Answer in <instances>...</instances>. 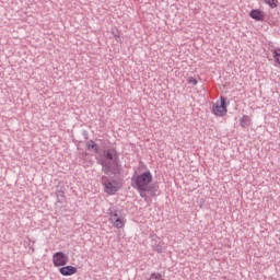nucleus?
Segmentation results:
<instances>
[{"label":"nucleus","instance_id":"nucleus-11","mask_svg":"<svg viewBox=\"0 0 280 280\" xmlns=\"http://www.w3.org/2000/svg\"><path fill=\"white\" fill-rule=\"evenodd\" d=\"M250 126V117L248 115H244L241 119V127L248 128Z\"/></svg>","mask_w":280,"mask_h":280},{"label":"nucleus","instance_id":"nucleus-13","mask_svg":"<svg viewBox=\"0 0 280 280\" xmlns=\"http://www.w3.org/2000/svg\"><path fill=\"white\" fill-rule=\"evenodd\" d=\"M264 3H266V5H269L271 10H275V8H277V5L279 4V0H264Z\"/></svg>","mask_w":280,"mask_h":280},{"label":"nucleus","instance_id":"nucleus-16","mask_svg":"<svg viewBox=\"0 0 280 280\" xmlns=\"http://www.w3.org/2000/svg\"><path fill=\"white\" fill-rule=\"evenodd\" d=\"M112 34L115 38H119V31L117 28H113Z\"/></svg>","mask_w":280,"mask_h":280},{"label":"nucleus","instance_id":"nucleus-8","mask_svg":"<svg viewBox=\"0 0 280 280\" xmlns=\"http://www.w3.org/2000/svg\"><path fill=\"white\" fill-rule=\"evenodd\" d=\"M152 241H151V247L155 253H165V247L159 242V237L156 235H152Z\"/></svg>","mask_w":280,"mask_h":280},{"label":"nucleus","instance_id":"nucleus-3","mask_svg":"<svg viewBox=\"0 0 280 280\" xmlns=\"http://www.w3.org/2000/svg\"><path fill=\"white\" fill-rule=\"evenodd\" d=\"M107 213L109 215V222L115 229H124V226H126V218H124L121 211L109 208Z\"/></svg>","mask_w":280,"mask_h":280},{"label":"nucleus","instance_id":"nucleus-5","mask_svg":"<svg viewBox=\"0 0 280 280\" xmlns=\"http://www.w3.org/2000/svg\"><path fill=\"white\" fill-rule=\"evenodd\" d=\"M212 113H213V115H215V117H224V115H226V113H228L226 97L221 96L220 97V103L213 104Z\"/></svg>","mask_w":280,"mask_h":280},{"label":"nucleus","instance_id":"nucleus-1","mask_svg":"<svg viewBox=\"0 0 280 280\" xmlns=\"http://www.w3.org/2000/svg\"><path fill=\"white\" fill-rule=\"evenodd\" d=\"M97 164L102 166V172L108 176H119L121 174V164H119V152L115 147L105 149L96 159Z\"/></svg>","mask_w":280,"mask_h":280},{"label":"nucleus","instance_id":"nucleus-6","mask_svg":"<svg viewBox=\"0 0 280 280\" xmlns=\"http://www.w3.org/2000/svg\"><path fill=\"white\" fill-rule=\"evenodd\" d=\"M52 264L55 268H60L69 264V256L62 252H57L52 255Z\"/></svg>","mask_w":280,"mask_h":280},{"label":"nucleus","instance_id":"nucleus-2","mask_svg":"<svg viewBox=\"0 0 280 280\" xmlns=\"http://www.w3.org/2000/svg\"><path fill=\"white\" fill-rule=\"evenodd\" d=\"M150 183H152V173L150 171L143 172L140 175L135 174L131 177V187L137 189L140 198L148 200V191H150Z\"/></svg>","mask_w":280,"mask_h":280},{"label":"nucleus","instance_id":"nucleus-9","mask_svg":"<svg viewBox=\"0 0 280 280\" xmlns=\"http://www.w3.org/2000/svg\"><path fill=\"white\" fill-rule=\"evenodd\" d=\"M249 16L250 19H254V21H264V19L266 18V15L264 14V11L259 9H253L249 12Z\"/></svg>","mask_w":280,"mask_h":280},{"label":"nucleus","instance_id":"nucleus-10","mask_svg":"<svg viewBox=\"0 0 280 280\" xmlns=\"http://www.w3.org/2000/svg\"><path fill=\"white\" fill-rule=\"evenodd\" d=\"M86 150H93L95 152V154H97L100 152V145H97V143H95V141L89 140L86 142Z\"/></svg>","mask_w":280,"mask_h":280},{"label":"nucleus","instance_id":"nucleus-17","mask_svg":"<svg viewBox=\"0 0 280 280\" xmlns=\"http://www.w3.org/2000/svg\"><path fill=\"white\" fill-rule=\"evenodd\" d=\"M32 253H34V248H32Z\"/></svg>","mask_w":280,"mask_h":280},{"label":"nucleus","instance_id":"nucleus-4","mask_svg":"<svg viewBox=\"0 0 280 280\" xmlns=\"http://www.w3.org/2000/svg\"><path fill=\"white\" fill-rule=\"evenodd\" d=\"M101 183L104 186L105 194L109 196H115L119 191V183L117 180H110L106 175L101 177Z\"/></svg>","mask_w":280,"mask_h":280},{"label":"nucleus","instance_id":"nucleus-12","mask_svg":"<svg viewBox=\"0 0 280 280\" xmlns=\"http://www.w3.org/2000/svg\"><path fill=\"white\" fill-rule=\"evenodd\" d=\"M271 54H272V56H273L275 62H277L278 65H280V48H279V47L273 48V49L271 50Z\"/></svg>","mask_w":280,"mask_h":280},{"label":"nucleus","instance_id":"nucleus-7","mask_svg":"<svg viewBox=\"0 0 280 280\" xmlns=\"http://www.w3.org/2000/svg\"><path fill=\"white\" fill-rule=\"evenodd\" d=\"M59 272L62 277H72V275H75L78 272V268L68 265L59 268Z\"/></svg>","mask_w":280,"mask_h":280},{"label":"nucleus","instance_id":"nucleus-15","mask_svg":"<svg viewBox=\"0 0 280 280\" xmlns=\"http://www.w3.org/2000/svg\"><path fill=\"white\" fill-rule=\"evenodd\" d=\"M188 84H191V86H196L198 84V80L194 77H189L187 80Z\"/></svg>","mask_w":280,"mask_h":280},{"label":"nucleus","instance_id":"nucleus-14","mask_svg":"<svg viewBox=\"0 0 280 280\" xmlns=\"http://www.w3.org/2000/svg\"><path fill=\"white\" fill-rule=\"evenodd\" d=\"M65 200H66L65 191L62 190L57 191V202H63Z\"/></svg>","mask_w":280,"mask_h":280}]
</instances>
